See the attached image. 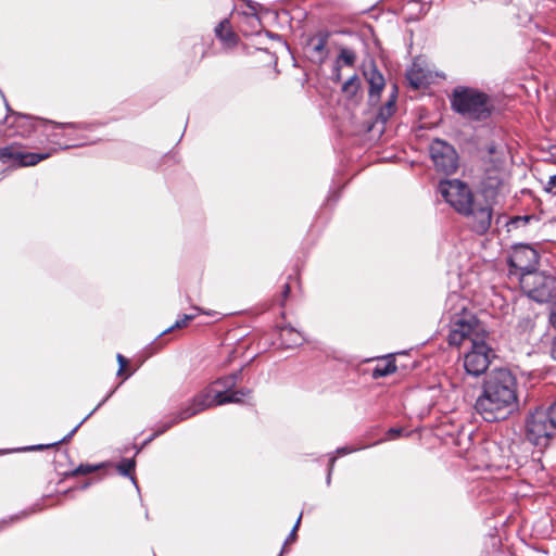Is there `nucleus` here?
Wrapping results in <instances>:
<instances>
[{"mask_svg": "<svg viewBox=\"0 0 556 556\" xmlns=\"http://www.w3.org/2000/svg\"><path fill=\"white\" fill-rule=\"evenodd\" d=\"M447 318L450 320V333L447 341L451 345L470 343L469 350L464 354L463 363L466 372L472 377L485 374L495 352L485 342L488 332L476 316L467 309V301L457 293L447 298Z\"/></svg>", "mask_w": 556, "mask_h": 556, "instance_id": "obj_1", "label": "nucleus"}, {"mask_svg": "<svg viewBox=\"0 0 556 556\" xmlns=\"http://www.w3.org/2000/svg\"><path fill=\"white\" fill-rule=\"evenodd\" d=\"M519 405L518 380L505 367L489 371L481 384L473 408L483 420L495 422L509 417Z\"/></svg>", "mask_w": 556, "mask_h": 556, "instance_id": "obj_2", "label": "nucleus"}, {"mask_svg": "<svg viewBox=\"0 0 556 556\" xmlns=\"http://www.w3.org/2000/svg\"><path fill=\"white\" fill-rule=\"evenodd\" d=\"M240 375L241 369L237 372L216 379L211 386L197 394L185 408H181L168 420L159 422L155 426L153 434L147 439L144 443L147 444L151 442L153 439L170 429L174 425L186 420L206 408L228 403H240L242 397L248 396L251 392L249 389L232 390L237 384Z\"/></svg>", "mask_w": 556, "mask_h": 556, "instance_id": "obj_3", "label": "nucleus"}, {"mask_svg": "<svg viewBox=\"0 0 556 556\" xmlns=\"http://www.w3.org/2000/svg\"><path fill=\"white\" fill-rule=\"evenodd\" d=\"M452 110L467 121L483 122L491 117L494 104L491 97L472 87L457 86L450 97Z\"/></svg>", "mask_w": 556, "mask_h": 556, "instance_id": "obj_4", "label": "nucleus"}, {"mask_svg": "<svg viewBox=\"0 0 556 556\" xmlns=\"http://www.w3.org/2000/svg\"><path fill=\"white\" fill-rule=\"evenodd\" d=\"M438 192L458 214L471 213L470 204L475 199L467 184L459 179L441 180L438 185Z\"/></svg>", "mask_w": 556, "mask_h": 556, "instance_id": "obj_5", "label": "nucleus"}, {"mask_svg": "<svg viewBox=\"0 0 556 556\" xmlns=\"http://www.w3.org/2000/svg\"><path fill=\"white\" fill-rule=\"evenodd\" d=\"M555 429L545 409H535L526 420V438L539 447L546 448L555 434Z\"/></svg>", "mask_w": 556, "mask_h": 556, "instance_id": "obj_6", "label": "nucleus"}, {"mask_svg": "<svg viewBox=\"0 0 556 556\" xmlns=\"http://www.w3.org/2000/svg\"><path fill=\"white\" fill-rule=\"evenodd\" d=\"M519 283L521 290L538 303L548 302L553 298L554 279L538 270L521 275Z\"/></svg>", "mask_w": 556, "mask_h": 556, "instance_id": "obj_7", "label": "nucleus"}, {"mask_svg": "<svg viewBox=\"0 0 556 556\" xmlns=\"http://www.w3.org/2000/svg\"><path fill=\"white\" fill-rule=\"evenodd\" d=\"M429 152L438 172L451 175L457 170L458 155L450 143L441 139H434L430 144Z\"/></svg>", "mask_w": 556, "mask_h": 556, "instance_id": "obj_8", "label": "nucleus"}, {"mask_svg": "<svg viewBox=\"0 0 556 556\" xmlns=\"http://www.w3.org/2000/svg\"><path fill=\"white\" fill-rule=\"evenodd\" d=\"M538 264L539 254L528 244H518L514 247L508 258L510 274L516 275L519 278L521 275H529L530 273L536 271Z\"/></svg>", "mask_w": 556, "mask_h": 556, "instance_id": "obj_9", "label": "nucleus"}, {"mask_svg": "<svg viewBox=\"0 0 556 556\" xmlns=\"http://www.w3.org/2000/svg\"><path fill=\"white\" fill-rule=\"evenodd\" d=\"M506 177L504 161L491 160L481 180L483 195L486 199H495L503 191Z\"/></svg>", "mask_w": 556, "mask_h": 556, "instance_id": "obj_10", "label": "nucleus"}, {"mask_svg": "<svg viewBox=\"0 0 556 556\" xmlns=\"http://www.w3.org/2000/svg\"><path fill=\"white\" fill-rule=\"evenodd\" d=\"M471 213L463 214L464 216L471 218V229L478 235L485 233L491 226L492 222V207L490 205L479 204L473 201L470 204Z\"/></svg>", "mask_w": 556, "mask_h": 556, "instance_id": "obj_11", "label": "nucleus"}, {"mask_svg": "<svg viewBox=\"0 0 556 556\" xmlns=\"http://www.w3.org/2000/svg\"><path fill=\"white\" fill-rule=\"evenodd\" d=\"M364 76L369 85L368 97L371 103L377 102L386 86L383 75L378 71L375 63H371L365 71Z\"/></svg>", "mask_w": 556, "mask_h": 556, "instance_id": "obj_12", "label": "nucleus"}, {"mask_svg": "<svg viewBox=\"0 0 556 556\" xmlns=\"http://www.w3.org/2000/svg\"><path fill=\"white\" fill-rule=\"evenodd\" d=\"M279 337L281 345L286 349L300 346L304 342V337L302 333L291 326L281 327Z\"/></svg>", "mask_w": 556, "mask_h": 556, "instance_id": "obj_13", "label": "nucleus"}, {"mask_svg": "<svg viewBox=\"0 0 556 556\" xmlns=\"http://www.w3.org/2000/svg\"><path fill=\"white\" fill-rule=\"evenodd\" d=\"M215 35L227 46H233L237 42V36L232 31L230 22L227 18L220 21L215 27Z\"/></svg>", "mask_w": 556, "mask_h": 556, "instance_id": "obj_14", "label": "nucleus"}, {"mask_svg": "<svg viewBox=\"0 0 556 556\" xmlns=\"http://www.w3.org/2000/svg\"><path fill=\"white\" fill-rule=\"evenodd\" d=\"M328 38V33H319L309 39V45L313 47V52L317 55L320 63L324 62L328 55L326 50Z\"/></svg>", "mask_w": 556, "mask_h": 556, "instance_id": "obj_15", "label": "nucleus"}, {"mask_svg": "<svg viewBox=\"0 0 556 556\" xmlns=\"http://www.w3.org/2000/svg\"><path fill=\"white\" fill-rule=\"evenodd\" d=\"M406 78L415 89H418L429 83L428 73L415 63L412 68L407 71Z\"/></svg>", "mask_w": 556, "mask_h": 556, "instance_id": "obj_16", "label": "nucleus"}, {"mask_svg": "<svg viewBox=\"0 0 556 556\" xmlns=\"http://www.w3.org/2000/svg\"><path fill=\"white\" fill-rule=\"evenodd\" d=\"M396 97H397V91H396V88H394L393 92L390 94V98L388 99L386 104L379 109V112L377 114V122H381L382 124H386L390 119V117L395 113Z\"/></svg>", "mask_w": 556, "mask_h": 556, "instance_id": "obj_17", "label": "nucleus"}, {"mask_svg": "<svg viewBox=\"0 0 556 556\" xmlns=\"http://www.w3.org/2000/svg\"><path fill=\"white\" fill-rule=\"evenodd\" d=\"M396 370L395 361L392 356H389L382 362H379L375 368L372 369V378L378 379L382 377H387Z\"/></svg>", "mask_w": 556, "mask_h": 556, "instance_id": "obj_18", "label": "nucleus"}, {"mask_svg": "<svg viewBox=\"0 0 556 556\" xmlns=\"http://www.w3.org/2000/svg\"><path fill=\"white\" fill-rule=\"evenodd\" d=\"M361 79L358 75L354 74L342 85V92L349 98L353 99L361 90Z\"/></svg>", "mask_w": 556, "mask_h": 556, "instance_id": "obj_19", "label": "nucleus"}, {"mask_svg": "<svg viewBox=\"0 0 556 556\" xmlns=\"http://www.w3.org/2000/svg\"><path fill=\"white\" fill-rule=\"evenodd\" d=\"M21 153L22 152L15 150L11 146L4 147V148L0 149V161L3 164H11V165L18 166Z\"/></svg>", "mask_w": 556, "mask_h": 556, "instance_id": "obj_20", "label": "nucleus"}, {"mask_svg": "<svg viewBox=\"0 0 556 556\" xmlns=\"http://www.w3.org/2000/svg\"><path fill=\"white\" fill-rule=\"evenodd\" d=\"M356 59L357 56L354 50L343 47L340 49L339 55L334 61V64L339 66H354Z\"/></svg>", "mask_w": 556, "mask_h": 556, "instance_id": "obj_21", "label": "nucleus"}, {"mask_svg": "<svg viewBox=\"0 0 556 556\" xmlns=\"http://www.w3.org/2000/svg\"><path fill=\"white\" fill-rule=\"evenodd\" d=\"M50 156V153H21L18 166H34Z\"/></svg>", "mask_w": 556, "mask_h": 556, "instance_id": "obj_22", "label": "nucleus"}, {"mask_svg": "<svg viewBox=\"0 0 556 556\" xmlns=\"http://www.w3.org/2000/svg\"><path fill=\"white\" fill-rule=\"evenodd\" d=\"M135 467H136V462L134 458H124L117 464L116 469L122 476L129 477L131 479L132 483L137 486L136 479L131 475Z\"/></svg>", "mask_w": 556, "mask_h": 556, "instance_id": "obj_23", "label": "nucleus"}, {"mask_svg": "<svg viewBox=\"0 0 556 556\" xmlns=\"http://www.w3.org/2000/svg\"><path fill=\"white\" fill-rule=\"evenodd\" d=\"M35 118L31 116L17 114L15 123L17 126H24L25 129L20 131V135L25 137L30 135L35 130Z\"/></svg>", "mask_w": 556, "mask_h": 556, "instance_id": "obj_24", "label": "nucleus"}, {"mask_svg": "<svg viewBox=\"0 0 556 556\" xmlns=\"http://www.w3.org/2000/svg\"><path fill=\"white\" fill-rule=\"evenodd\" d=\"M85 420H86V418H84L67 435H65L63 439H61L56 442L46 444V445H43V444L33 445V446L21 448V451H41L43 448H49V447L55 446L58 444H61L63 442H66L74 435V433L78 430V428L84 424Z\"/></svg>", "mask_w": 556, "mask_h": 556, "instance_id": "obj_25", "label": "nucleus"}, {"mask_svg": "<svg viewBox=\"0 0 556 556\" xmlns=\"http://www.w3.org/2000/svg\"><path fill=\"white\" fill-rule=\"evenodd\" d=\"M194 317H195V315H194V314H184L181 317H179V318L176 320V323H175L173 326H170L169 328H167L166 330H164V331L162 332V334L167 333V332H169V331H172V330H174V329H180V328L186 327V326H187L191 320H193V319H194Z\"/></svg>", "mask_w": 556, "mask_h": 556, "instance_id": "obj_26", "label": "nucleus"}, {"mask_svg": "<svg viewBox=\"0 0 556 556\" xmlns=\"http://www.w3.org/2000/svg\"><path fill=\"white\" fill-rule=\"evenodd\" d=\"M47 124L52 125L54 128L65 129V130H80L85 128L84 124H74V123H55L52 121H46Z\"/></svg>", "mask_w": 556, "mask_h": 556, "instance_id": "obj_27", "label": "nucleus"}, {"mask_svg": "<svg viewBox=\"0 0 556 556\" xmlns=\"http://www.w3.org/2000/svg\"><path fill=\"white\" fill-rule=\"evenodd\" d=\"M96 469H98V466H91V465H80L76 469L72 471L73 476L77 475H88L93 472Z\"/></svg>", "mask_w": 556, "mask_h": 556, "instance_id": "obj_28", "label": "nucleus"}, {"mask_svg": "<svg viewBox=\"0 0 556 556\" xmlns=\"http://www.w3.org/2000/svg\"><path fill=\"white\" fill-rule=\"evenodd\" d=\"M403 432V429L402 428H390L388 431H387V438L386 440H394L396 438H399Z\"/></svg>", "mask_w": 556, "mask_h": 556, "instance_id": "obj_29", "label": "nucleus"}, {"mask_svg": "<svg viewBox=\"0 0 556 556\" xmlns=\"http://www.w3.org/2000/svg\"><path fill=\"white\" fill-rule=\"evenodd\" d=\"M549 323L556 329V296H555V300L551 304Z\"/></svg>", "mask_w": 556, "mask_h": 556, "instance_id": "obj_30", "label": "nucleus"}, {"mask_svg": "<svg viewBox=\"0 0 556 556\" xmlns=\"http://www.w3.org/2000/svg\"><path fill=\"white\" fill-rule=\"evenodd\" d=\"M336 459H337V457L333 456V455H331L329 457L328 472H327V478H326V482H327L328 485L331 482V475H332V470H333V466H334Z\"/></svg>", "mask_w": 556, "mask_h": 556, "instance_id": "obj_31", "label": "nucleus"}, {"mask_svg": "<svg viewBox=\"0 0 556 556\" xmlns=\"http://www.w3.org/2000/svg\"><path fill=\"white\" fill-rule=\"evenodd\" d=\"M546 413L548 414L552 425L556 431V402L548 409H546Z\"/></svg>", "mask_w": 556, "mask_h": 556, "instance_id": "obj_32", "label": "nucleus"}, {"mask_svg": "<svg viewBox=\"0 0 556 556\" xmlns=\"http://www.w3.org/2000/svg\"><path fill=\"white\" fill-rule=\"evenodd\" d=\"M556 190V175H553L549 177L546 186H545V191L547 192H554Z\"/></svg>", "mask_w": 556, "mask_h": 556, "instance_id": "obj_33", "label": "nucleus"}, {"mask_svg": "<svg viewBox=\"0 0 556 556\" xmlns=\"http://www.w3.org/2000/svg\"><path fill=\"white\" fill-rule=\"evenodd\" d=\"M117 362L119 365L117 375H121L123 372L125 366L127 365V359L122 354H117Z\"/></svg>", "mask_w": 556, "mask_h": 556, "instance_id": "obj_34", "label": "nucleus"}, {"mask_svg": "<svg viewBox=\"0 0 556 556\" xmlns=\"http://www.w3.org/2000/svg\"><path fill=\"white\" fill-rule=\"evenodd\" d=\"M301 518H302V515H300V516H299V518H298V520H296V522H295V525H294L293 529L291 530V532H290V534H289V536H288V539H287V542H289V541H294V540H295V532H296L298 527H299V525H300Z\"/></svg>", "mask_w": 556, "mask_h": 556, "instance_id": "obj_35", "label": "nucleus"}, {"mask_svg": "<svg viewBox=\"0 0 556 556\" xmlns=\"http://www.w3.org/2000/svg\"><path fill=\"white\" fill-rule=\"evenodd\" d=\"M332 79L336 83H339L341 80V66L337 64H334L333 66Z\"/></svg>", "mask_w": 556, "mask_h": 556, "instance_id": "obj_36", "label": "nucleus"}, {"mask_svg": "<svg viewBox=\"0 0 556 556\" xmlns=\"http://www.w3.org/2000/svg\"><path fill=\"white\" fill-rule=\"evenodd\" d=\"M357 448H354V447H340L337 450V453L340 454V455H345V454H350L352 452H355Z\"/></svg>", "mask_w": 556, "mask_h": 556, "instance_id": "obj_37", "label": "nucleus"}, {"mask_svg": "<svg viewBox=\"0 0 556 556\" xmlns=\"http://www.w3.org/2000/svg\"><path fill=\"white\" fill-rule=\"evenodd\" d=\"M289 293H290V286H289V283H286L283 286V291H282L283 299H287Z\"/></svg>", "mask_w": 556, "mask_h": 556, "instance_id": "obj_38", "label": "nucleus"}, {"mask_svg": "<svg viewBox=\"0 0 556 556\" xmlns=\"http://www.w3.org/2000/svg\"><path fill=\"white\" fill-rule=\"evenodd\" d=\"M552 356L556 361V337L554 338V341H553Z\"/></svg>", "mask_w": 556, "mask_h": 556, "instance_id": "obj_39", "label": "nucleus"}, {"mask_svg": "<svg viewBox=\"0 0 556 556\" xmlns=\"http://www.w3.org/2000/svg\"><path fill=\"white\" fill-rule=\"evenodd\" d=\"M488 151L489 153L492 155V154H495V151H496V147L494 144H491L488 147Z\"/></svg>", "mask_w": 556, "mask_h": 556, "instance_id": "obj_40", "label": "nucleus"}, {"mask_svg": "<svg viewBox=\"0 0 556 556\" xmlns=\"http://www.w3.org/2000/svg\"><path fill=\"white\" fill-rule=\"evenodd\" d=\"M81 143H66L63 149H67V148H71V147H75V146H80Z\"/></svg>", "mask_w": 556, "mask_h": 556, "instance_id": "obj_41", "label": "nucleus"}, {"mask_svg": "<svg viewBox=\"0 0 556 556\" xmlns=\"http://www.w3.org/2000/svg\"><path fill=\"white\" fill-rule=\"evenodd\" d=\"M68 136H70V140H72V141H77V140H79V139H80V138H79V137H77V136H73V134H72V132H71Z\"/></svg>", "mask_w": 556, "mask_h": 556, "instance_id": "obj_42", "label": "nucleus"}, {"mask_svg": "<svg viewBox=\"0 0 556 556\" xmlns=\"http://www.w3.org/2000/svg\"><path fill=\"white\" fill-rule=\"evenodd\" d=\"M106 401V399H104L101 403H99V405L96 407V409L100 406H102V404Z\"/></svg>", "mask_w": 556, "mask_h": 556, "instance_id": "obj_43", "label": "nucleus"}, {"mask_svg": "<svg viewBox=\"0 0 556 556\" xmlns=\"http://www.w3.org/2000/svg\"><path fill=\"white\" fill-rule=\"evenodd\" d=\"M92 413H96V408L92 409V412L87 417H85V418L87 419Z\"/></svg>", "mask_w": 556, "mask_h": 556, "instance_id": "obj_44", "label": "nucleus"}, {"mask_svg": "<svg viewBox=\"0 0 556 556\" xmlns=\"http://www.w3.org/2000/svg\"><path fill=\"white\" fill-rule=\"evenodd\" d=\"M4 453V451H0V454Z\"/></svg>", "mask_w": 556, "mask_h": 556, "instance_id": "obj_45", "label": "nucleus"}, {"mask_svg": "<svg viewBox=\"0 0 556 556\" xmlns=\"http://www.w3.org/2000/svg\"><path fill=\"white\" fill-rule=\"evenodd\" d=\"M279 556H281V554Z\"/></svg>", "mask_w": 556, "mask_h": 556, "instance_id": "obj_46", "label": "nucleus"}]
</instances>
